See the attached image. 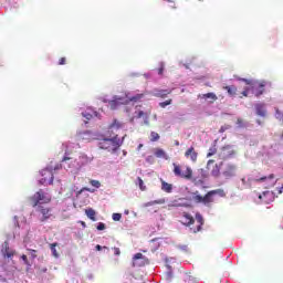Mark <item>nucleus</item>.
<instances>
[{
  "mask_svg": "<svg viewBox=\"0 0 283 283\" xmlns=\"http://www.w3.org/2000/svg\"><path fill=\"white\" fill-rule=\"evenodd\" d=\"M138 260H145V255L143 253H136L133 256V266H143L145 263H138Z\"/></svg>",
  "mask_w": 283,
  "mask_h": 283,
  "instance_id": "obj_16",
  "label": "nucleus"
},
{
  "mask_svg": "<svg viewBox=\"0 0 283 283\" xmlns=\"http://www.w3.org/2000/svg\"><path fill=\"white\" fill-rule=\"evenodd\" d=\"M171 94V90H155L154 96L157 98H167Z\"/></svg>",
  "mask_w": 283,
  "mask_h": 283,
  "instance_id": "obj_15",
  "label": "nucleus"
},
{
  "mask_svg": "<svg viewBox=\"0 0 283 283\" xmlns=\"http://www.w3.org/2000/svg\"><path fill=\"white\" fill-rule=\"evenodd\" d=\"M161 190L166 193H171V191H174V185L167 181H161Z\"/></svg>",
  "mask_w": 283,
  "mask_h": 283,
  "instance_id": "obj_18",
  "label": "nucleus"
},
{
  "mask_svg": "<svg viewBox=\"0 0 283 283\" xmlns=\"http://www.w3.org/2000/svg\"><path fill=\"white\" fill-rule=\"evenodd\" d=\"M158 140H160V135L158 133H156V132H151L150 133V142L151 143H156Z\"/></svg>",
  "mask_w": 283,
  "mask_h": 283,
  "instance_id": "obj_27",
  "label": "nucleus"
},
{
  "mask_svg": "<svg viewBox=\"0 0 283 283\" xmlns=\"http://www.w3.org/2000/svg\"><path fill=\"white\" fill-rule=\"evenodd\" d=\"M66 160H70V157H63L62 163H65Z\"/></svg>",
  "mask_w": 283,
  "mask_h": 283,
  "instance_id": "obj_47",
  "label": "nucleus"
},
{
  "mask_svg": "<svg viewBox=\"0 0 283 283\" xmlns=\"http://www.w3.org/2000/svg\"><path fill=\"white\" fill-rule=\"evenodd\" d=\"M201 98H205V99L210 98L211 99L210 103H216V101H218V95H216L214 93H207V94H203Z\"/></svg>",
  "mask_w": 283,
  "mask_h": 283,
  "instance_id": "obj_22",
  "label": "nucleus"
},
{
  "mask_svg": "<svg viewBox=\"0 0 283 283\" xmlns=\"http://www.w3.org/2000/svg\"><path fill=\"white\" fill-rule=\"evenodd\" d=\"M43 271V273H45V271H48V269H44V270H42Z\"/></svg>",
  "mask_w": 283,
  "mask_h": 283,
  "instance_id": "obj_55",
  "label": "nucleus"
},
{
  "mask_svg": "<svg viewBox=\"0 0 283 283\" xmlns=\"http://www.w3.org/2000/svg\"><path fill=\"white\" fill-rule=\"evenodd\" d=\"M223 90L228 92L229 96H235L238 94V87L235 85L224 86Z\"/></svg>",
  "mask_w": 283,
  "mask_h": 283,
  "instance_id": "obj_21",
  "label": "nucleus"
},
{
  "mask_svg": "<svg viewBox=\"0 0 283 283\" xmlns=\"http://www.w3.org/2000/svg\"><path fill=\"white\" fill-rule=\"evenodd\" d=\"M214 196H220L221 198H224V190H210L205 196H201L200 191L197 190L191 192L190 200H192L195 205H203V207H208L209 209H211L212 205L216 202V199L213 198Z\"/></svg>",
  "mask_w": 283,
  "mask_h": 283,
  "instance_id": "obj_1",
  "label": "nucleus"
},
{
  "mask_svg": "<svg viewBox=\"0 0 283 283\" xmlns=\"http://www.w3.org/2000/svg\"><path fill=\"white\" fill-rule=\"evenodd\" d=\"M266 178H269L270 180H273V178H275V175L271 174L269 177H261L260 179H258V181L264 182V180H266Z\"/></svg>",
  "mask_w": 283,
  "mask_h": 283,
  "instance_id": "obj_34",
  "label": "nucleus"
},
{
  "mask_svg": "<svg viewBox=\"0 0 283 283\" xmlns=\"http://www.w3.org/2000/svg\"><path fill=\"white\" fill-rule=\"evenodd\" d=\"M154 205H165V201H164V199L154 200V201L145 203V207H154Z\"/></svg>",
  "mask_w": 283,
  "mask_h": 283,
  "instance_id": "obj_26",
  "label": "nucleus"
},
{
  "mask_svg": "<svg viewBox=\"0 0 283 283\" xmlns=\"http://www.w3.org/2000/svg\"><path fill=\"white\" fill-rule=\"evenodd\" d=\"M41 176L42 178L40 179V184L48 186L54 182V172H52V169H43L41 171Z\"/></svg>",
  "mask_w": 283,
  "mask_h": 283,
  "instance_id": "obj_7",
  "label": "nucleus"
},
{
  "mask_svg": "<svg viewBox=\"0 0 283 283\" xmlns=\"http://www.w3.org/2000/svg\"><path fill=\"white\" fill-rule=\"evenodd\" d=\"M260 200H262V195L259 196Z\"/></svg>",
  "mask_w": 283,
  "mask_h": 283,
  "instance_id": "obj_54",
  "label": "nucleus"
},
{
  "mask_svg": "<svg viewBox=\"0 0 283 283\" xmlns=\"http://www.w3.org/2000/svg\"><path fill=\"white\" fill-rule=\"evenodd\" d=\"M213 163H216V160L209 159L207 164V169H209V166L213 165Z\"/></svg>",
  "mask_w": 283,
  "mask_h": 283,
  "instance_id": "obj_44",
  "label": "nucleus"
},
{
  "mask_svg": "<svg viewBox=\"0 0 283 283\" xmlns=\"http://www.w3.org/2000/svg\"><path fill=\"white\" fill-rule=\"evenodd\" d=\"M172 167V174L177 178H184V180H191L193 178V170L191 169V167L187 166L186 169L182 170V166L177 163H174Z\"/></svg>",
  "mask_w": 283,
  "mask_h": 283,
  "instance_id": "obj_5",
  "label": "nucleus"
},
{
  "mask_svg": "<svg viewBox=\"0 0 283 283\" xmlns=\"http://www.w3.org/2000/svg\"><path fill=\"white\" fill-rule=\"evenodd\" d=\"M97 231H105V223L99 222V223L97 224Z\"/></svg>",
  "mask_w": 283,
  "mask_h": 283,
  "instance_id": "obj_36",
  "label": "nucleus"
},
{
  "mask_svg": "<svg viewBox=\"0 0 283 283\" xmlns=\"http://www.w3.org/2000/svg\"><path fill=\"white\" fill-rule=\"evenodd\" d=\"M111 109H118L120 105H125V101L122 97H114V99L108 102Z\"/></svg>",
  "mask_w": 283,
  "mask_h": 283,
  "instance_id": "obj_13",
  "label": "nucleus"
},
{
  "mask_svg": "<svg viewBox=\"0 0 283 283\" xmlns=\"http://www.w3.org/2000/svg\"><path fill=\"white\" fill-rule=\"evenodd\" d=\"M264 87H266V82L262 81V82H253L252 87L250 88L252 94H254V96H256L258 98L262 96V94H264Z\"/></svg>",
  "mask_w": 283,
  "mask_h": 283,
  "instance_id": "obj_8",
  "label": "nucleus"
},
{
  "mask_svg": "<svg viewBox=\"0 0 283 283\" xmlns=\"http://www.w3.org/2000/svg\"><path fill=\"white\" fill-rule=\"evenodd\" d=\"M172 99H167L165 102H160L159 103V107H163L165 109V107H167V105H171Z\"/></svg>",
  "mask_w": 283,
  "mask_h": 283,
  "instance_id": "obj_32",
  "label": "nucleus"
},
{
  "mask_svg": "<svg viewBox=\"0 0 283 283\" xmlns=\"http://www.w3.org/2000/svg\"><path fill=\"white\" fill-rule=\"evenodd\" d=\"M164 72H165V64H164V63H160V66H159V69H158V74H159V75H163Z\"/></svg>",
  "mask_w": 283,
  "mask_h": 283,
  "instance_id": "obj_35",
  "label": "nucleus"
},
{
  "mask_svg": "<svg viewBox=\"0 0 283 283\" xmlns=\"http://www.w3.org/2000/svg\"><path fill=\"white\" fill-rule=\"evenodd\" d=\"M212 176H214V178H218V176H220V169H216V170H212Z\"/></svg>",
  "mask_w": 283,
  "mask_h": 283,
  "instance_id": "obj_41",
  "label": "nucleus"
},
{
  "mask_svg": "<svg viewBox=\"0 0 283 283\" xmlns=\"http://www.w3.org/2000/svg\"><path fill=\"white\" fill-rule=\"evenodd\" d=\"M249 92H251V87L244 88V91L242 92V96H249Z\"/></svg>",
  "mask_w": 283,
  "mask_h": 283,
  "instance_id": "obj_39",
  "label": "nucleus"
},
{
  "mask_svg": "<svg viewBox=\"0 0 283 283\" xmlns=\"http://www.w3.org/2000/svg\"><path fill=\"white\" fill-rule=\"evenodd\" d=\"M1 253L3 258H14V250L10 249V243L8 241L2 243Z\"/></svg>",
  "mask_w": 283,
  "mask_h": 283,
  "instance_id": "obj_10",
  "label": "nucleus"
},
{
  "mask_svg": "<svg viewBox=\"0 0 283 283\" xmlns=\"http://www.w3.org/2000/svg\"><path fill=\"white\" fill-rule=\"evenodd\" d=\"M66 61L67 60L65 57H61L59 61V65H65Z\"/></svg>",
  "mask_w": 283,
  "mask_h": 283,
  "instance_id": "obj_42",
  "label": "nucleus"
},
{
  "mask_svg": "<svg viewBox=\"0 0 283 283\" xmlns=\"http://www.w3.org/2000/svg\"><path fill=\"white\" fill-rule=\"evenodd\" d=\"M27 251L30 253L31 255V260H36L38 255V251L36 250H33V249H27Z\"/></svg>",
  "mask_w": 283,
  "mask_h": 283,
  "instance_id": "obj_29",
  "label": "nucleus"
},
{
  "mask_svg": "<svg viewBox=\"0 0 283 283\" xmlns=\"http://www.w3.org/2000/svg\"><path fill=\"white\" fill-rule=\"evenodd\" d=\"M256 115L264 118L266 116V108L264 107V104H256L255 105Z\"/></svg>",
  "mask_w": 283,
  "mask_h": 283,
  "instance_id": "obj_17",
  "label": "nucleus"
},
{
  "mask_svg": "<svg viewBox=\"0 0 283 283\" xmlns=\"http://www.w3.org/2000/svg\"><path fill=\"white\" fill-rule=\"evenodd\" d=\"M90 185H92V187H95V189H99V187H101V181L92 179V180L90 181Z\"/></svg>",
  "mask_w": 283,
  "mask_h": 283,
  "instance_id": "obj_31",
  "label": "nucleus"
},
{
  "mask_svg": "<svg viewBox=\"0 0 283 283\" xmlns=\"http://www.w3.org/2000/svg\"><path fill=\"white\" fill-rule=\"evenodd\" d=\"M29 202L33 208L39 207V205H49V202H52V196L40 189L32 197L29 198Z\"/></svg>",
  "mask_w": 283,
  "mask_h": 283,
  "instance_id": "obj_4",
  "label": "nucleus"
},
{
  "mask_svg": "<svg viewBox=\"0 0 283 283\" xmlns=\"http://www.w3.org/2000/svg\"><path fill=\"white\" fill-rule=\"evenodd\" d=\"M112 218H113L114 222H119L120 218H123V214L113 213Z\"/></svg>",
  "mask_w": 283,
  "mask_h": 283,
  "instance_id": "obj_33",
  "label": "nucleus"
},
{
  "mask_svg": "<svg viewBox=\"0 0 283 283\" xmlns=\"http://www.w3.org/2000/svg\"><path fill=\"white\" fill-rule=\"evenodd\" d=\"M196 221L197 226L191 227ZM181 224H184V227H190V231L192 233H199V231H202V227L205 226V218L200 212H197L195 218L189 212H182Z\"/></svg>",
  "mask_w": 283,
  "mask_h": 283,
  "instance_id": "obj_2",
  "label": "nucleus"
},
{
  "mask_svg": "<svg viewBox=\"0 0 283 283\" xmlns=\"http://www.w3.org/2000/svg\"><path fill=\"white\" fill-rule=\"evenodd\" d=\"M82 116H84V118H86V120H92V114H90V113H83Z\"/></svg>",
  "mask_w": 283,
  "mask_h": 283,
  "instance_id": "obj_40",
  "label": "nucleus"
},
{
  "mask_svg": "<svg viewBox=\"0 0 283 283\" xmlns=\"http://www.w3.org/2000/svg\"><path fill=\"white\" fill-rule=\"evenodd\" d=\"M142 98H145L144 93L136 94L132 97H128L129 103H140Z\"/></svg>",
  "mask_w": 283,
  "mask_h": 283,
  "instance_id": "obj_20",
  "label": "nucleus"
},
{
  "mask_svg": "<svg viewBox=\"0 0 283 283\" xmlns=\"http://www.w3.org/2000/svg\"><path fill=\"white\" fill-rule=\"evenodd\" d=\"M122 145L123 142L120 140V138H118V135L112 138H103L98 142L99 149H106L107 151H112L113 154L115 151H118Z\"/></svg>",
  "mask_w": 283,
  "mask_h": 283,
  "instance_id": "obj_3",
  "label": "nucleus"
},
{
  "mask_svg": "<svg viewBox=\"0 0 283 283\" xmlns=\"http://www.w3.org/2000/svg\"><path fill=\"white\" fill-rule=\"evenodd\" d=\"M81 224H82V227H85V222L84 221H81Z\"/></svg>",
  "mask_w": 283,
  "mask_h": 283,
  "instance_id": "obj_50",
  "label": "nucleus"
},
{
  "mask_svg": "<svg viewBox=\"0 0 283 283\" xmlns=\"http://www.w3.org/2000/svg\"><path fill=\"white\" fill-rule=\"evenodd\" d=\"M224 178H233L235 176V165L229 164L224 171H223Z\"/></svg>",
  "mask_w": 283,
  "mask_h": 283,
  "instance_id": "obj_14",
  "label": "nucleus"
},
{
  "mask_svg": "<svg viewBox=\"0 0 283 283\" xmlns=\"http://www.w3.org/2000/svg\"><path fill=\"white\" fill-rule=\"evenodd\" d=\"M143 148V144H139L138 149Z\"/></svg>",
  "mask_w": 283,
  "mask_h": 283,
  "instance_id": "obj_51",
  "label": "nucleus"
},
{
  "mask_svg": "<svg viewBox=\"0 0 283 283\" xmlns=\"http://www.w3.org/2000/svg\"><path fill=\"white\" fill-rule=\"evenodd\" d=\"M83 191H92V190H90V188H83V189L80 191V193H83Z\"/></svg>",
  "mask_w": 283,
  "mask_h": 283,
  "instance_id": "obj_46",
  "label": "nucleus"
},
{
  "mask_svg": "<svg viewBox=\"0 0 283 283\" xmlns=\"http://www.w3.org/2000/svg\"><path fill=\"white\" fill-rule=\"evenodd\" d=\"M137 180H138L140 191H146L147 187L145 186V182L143 181V178L138 177Z\"/></svg>",
  "mask_w": 283,
  "mask_h": 283,
  "instance_id": "obj_28",
  "label": "nucleus"
},
{
  "mask_svg": "<svg viewBox=\"0 0 283 283\" xmlns=\"http://www.w3.org/2000/svg\"><path fill=\"white\" fill-rule=\"evenodd\" d=\"M177 207H187V205H177Z\"/></svg>",
  "mask_w": 283,
  "mask_h": 283,
  "instance_id": "obj_49",
  "label": "nucleus"
},
{
  "mask_svg": "<svg viewBox=\"0 0 283 283\" xmlns=\"http://www.w3.org/2000/svg\"><path fill=\"white\" fill-rule=\"evenodd\" d=\"M85 213L87 216V218H90V220H92L93 222H96V210L88 208L85 210Z\"/></svg>",
  "mask_w": 283,
  "mask_h": 283,
  "instance_id": "obj_19",
  "label": "nucleus"
},
{
  "mask_svg": "<svg viewBox=\"0 0 283 283\" xmlns=\"http://www.w3.org/2000/svg\"><path fill=\"white\" fill-rule=\"evenodd\" d=\"M155 156L156 158H165L167 160V153H165L163 148H156Z\"/></svg>",
  "mask_w": 283,
  "mask_h": 283,
  "instance_id": "obj_23",
  "label": "nucleus"
},
{
  "mask_svg": "<svg viewBox=\"0 0 283 283\" xmlns=\"http://www.w3.org/2000/svg\"><path fill=\"white\" fill-rule=\"evenodd\" d=\"M235 155V150H233V146L227 145L221 148V158H231V156Z\"/></svg>",
  "mask_w": 283,
  "mask_h": 283,
  "instance_id": "obj_11",
  "label": "nucleus"
},
{
  "mask_svg": "<svg viewBox=\"0 0 283 283\" xmlns=\"http://www.w3.org/2000/svg\"><path fill=\"white\" fill-rule=\"evenodd\" d=\"M125 127V123L114 118L113 122L108 125L109 132H118V129H123Z\"/></svg>",
  "mask_w": 283,
  "mask_h": 283,
  "instance_id": "obj_12",
  "label": "nucleus"
},
{
  "mask_svg": "<svg viewBox=\"0 0 283 283\" xmlns=\"http://www.w3.org/2000/svg\"><path fill=\"white\" fill-rule=\"evenodd\" d=\"M241 81H243V83H245L247 85H250V87H253V81L247 78H242Z\"/></svg>",
  "mask_w": 283,
  "mask_h": 283,
  "instance_id": "obj_37",
  "label": "nucleus"
},
{
  "mask_svg": "<svg viewBox=\"0 0 283 283\" xmlns=\"http://www.w3.org/2000/svg\"><path fill=\"white\" fill-rule=\"evenodd\" d=\"M114 255H120V249L119 248H114Z\"/></svg>",
  "mask_w": 283,
  "mask_h": 283,
  "instance_id": "obj_43",
  "label": "nucleus"
},
{
  "mask_svg": "<svg viewBox=\"0 0 283 283\" xmlns=\"http://www.w3.org/2000/svg\"><path fill=\"white\" fill-rule=\"evenodd\" d=\"M144 116H146V118H147V113H145V112H143V111H139V112L137 113V118H143Z\"/></svg>",
  "mask_w": 283,
  "mask_h": 283,
  "instance_id": "obj_38",
  "label": "nucleus"
},
{
  "mask_svg": "<svg viewBox=\"0 0 283 283\" xmlns=\"http://www.w3.org/2000/svg\"><path fill=\"white\" fill-rule=\"evenodd\" d=\"M175 145H176V147H179L180 146V142L176 140Z\"/></svg>",
  "mask_w": 283,
  "mask_h": 283,
  "instance_id": "obj_48",
  "label": "nucleus"
},
{
  "mask_svg": "<svg viewBox=\"0 0 283 283\" xmlns=\"http://www.w3.org/2000/svg\"><path fill=\"white\" fill-rule=\"evenodd\" d=\"M276 114H277V115H279V117H280V111H277V112H276Z\"/></svg>",
  "mask_w": 283,
  "mask_h": 283,
  "instance_id": "obj_53",
  "label": "nucleus"
},
{
  "mask_svg": "<svg viewBox=\"0 0 283 283\" xmlns=\"http://www.w3.org/2000/svg\"><path fill=\"white\" fill-rule=\"evenodd\" d=\"M185 158H187V160H191V163H198V151H196L193 146L185 151Z\"/></svg>",
  "mask_w": 283,
  "mask_h": 283,
  "instance_id": "obj_9",
  "label": "nucleus"
},
{
  "mask_svg": "<svg viewBox=\"0 0 283 283\" xmlns=\"http://www.w3.org/2000/svg\"><path fill=\"white\" fill-rule=\"evenodd\" d=\"M35 211L38 213V219L41 222H48V220H50V218H52V208H50V207L39 205L35 207Z\"/></svg>",
  "mask_w": 283,
  "mask_h": 283,
  "instance_id": "obj_6",
  "label": "nucleus"
},
{
  "mask_svg": "<svg viewBox=\"0 0 283 283\" xmlns=\"http://www.w3.org/2000/svg\"><path fill=\"white\" fill-rule=\"evenodd\" d=\"M56 247H59V243H51L50 244V249H51L53 258H59V252L56 251Z\"/></svg>",
  "mask_w": 283,
  "mask_h": 283,
  "instance_id": "obj_24",
  "label": "nucleus"
},
{
  "mask_svg": "<svg viewBox=\"0 0 283 283\" xmlns=\"http://www.w3.org/2000/svg\"><path fill=\"white\" fill-rule=\"evenodd\" d=\"M21 260L23 261V263L25 264V266H32V263H30V261L28 260V255L22 254V255H21Z\"/></svg>",
  "mask_w": 283,
  "mask_h": 283,
  "instance_id": "obj_30",
  "label": "nucleus"
},
{
  "mask_svg": "<svg viewBox=\"0 0 283 283\" xmlns=\"http://www.w3.org/2000/svg\"><path fill=\"white\" fill-rule=\"evenodd\" d=\"M216 154H218V148L216 147V145H213L209 148L207 158H211V156H216Z\"/></svg>",
  "mask_w": 283,
  "mask_h": 283,
  "instance_id": "obj_25",
  "label": "nucleus"
},
{
  "mask_svg": "<svg viewBox=\"0 0 283 283\" xmlns=\"http://www.w3.org/2000/svg\"><path fill=\"white\" fill-rule=\"evenodd\" d=\"M168 277H171V272L168 273Z\"/></svg>",
  "mask_w": 283,
  "mask_h": 283,
  "instance_id": "obj_52",
  "label": "nucleus"
},
{
  "mask_svg": "<svg viewBox=\"0 0 283 283\" xmlns=\"http://www.w3.org/2000/svg\"><path fill=\"white\" fill-rule=\"evenodd\" d=\"M95 249H96V251H103V247H101L98 244L95 247Z\"/></svg>",
  "mask_w": 283,
  "mask_h": 283,
  "instance_id": "obj_45",
  "label": "nucleus"
}]
</instances>
